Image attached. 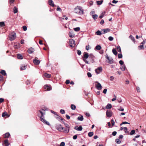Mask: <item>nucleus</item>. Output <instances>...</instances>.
<instances>
[{"instance_id": "1", "label": "nucleus", "mask_w": 146, "mask_h": 146, "mask_svg": "<svg viewBox=\"0 0 146 146\" xmlns=\"http://www.w3.org/2000/svg\"><path fill=\"white\" fill-rule=\"evenodd\" d=\"M48 110V108L47 107L44 106L42 108L41 110L39 111V112L38 113V117L40 118V120L42 122L44 123L50 125V124L49 122L47 121L44 118V115L45 114V111H47Z\"/></svg>"}, {"instance_id": "2", "label": "nucleus", "mask_w": 146, "mask_h": 146, "mask_svg": "<svg viewBox=\"0 0 146 146\" xmlns=\"http://www.w3.org/2000/svg\"><path fill=\"white\" fill-rule=\"evenodd\" d=\"M75 11V13L79 15L83 14L84 13V10L80 6H77Z\"/></svg>"}, {"instance_id": "3", "label": "nucleus", "mask_w": 146, "mask_h": 146, "mask_svg": "<svg viewBox=\"0 0 146 146\" xmlns=\"http://www.w3.org/2000/svg\"><path fill=\"white\" fill-rule=\"evenodd\" d=\"M16 37V33L13 32L10 34L9 36V39L10 40H13L15 39Z\"/></svg>"}, {"instance_id": "4", "label": "nucleus", "mask_w": 146, "mask_h": 146, "mask_svg": "<svg viewBox=\"0 0 146 146\" xmlns=\"http://www.w3.org/2000/svg\"><path fill=\"white\" fill-rule=\"evenodd\" d=\"M96 88L98 90H101L102 88V86L101 84L98 81L95 82Z\"/></svg>"}, {"instance_id": "5", "label": "nucleus", "mask_w": 146, "mask_h": 146, "mask_svg": "<svg viewBox=\"0 0 146 146\" xmlns=\"http://www.w3.org/2000/svg\"><path fill=\"white\" fill-rule=\"evenodd\" d=\"M44 88L45 91H49L51 90L52 87L50 85L46 84L44 86Z\"/></svg>"}, {"instance_id": "6", "label": "nucleus", "mask_w": 146, "mask_h": 146, "mask_svg": "<svg viewBox=\"0 0 146 146\" xmlns=\"http://www.w3.org/2000/svg\"><path fill=\"white\" fill-rule=\"evenodd\" d=\"M69 44L70 47H73L75 45V41L73 39L70 40L69 41Z\"/></svg>"}, {"instance_id": "7", "label": "nucleus", "mask_w": 146, "mask_h": 146, "mask_svg": "<svg viewBox=\"0 0 146 146\" xmlns=\"http://www.w3.org/2000/svg\"><path fill=\"white\" fill-rule=\"evenodd\" d=\"M102 67H99L97 68L95 70V71L96 73L97 74H99L102 71Z\"/></svg>"}, {"instance_id": "8", "label": "nucleus", "mask_w": 146, "mask_h": 146, "mask_svg": "<svg viewBox=\"0 0 146 146\" xmlns=\"http://www.w3.org/2000/svg\"><path fill=\"white\" fill-rule=\"evenodd\" d=\"M106 114L108 117H110L112 115V112L111 111L108 110L106 111Z\"/></svg>"}, {"instance_id": "9", "label": "nucleus", "mask_w": 146, "mask_h": 146, "mask_svg": "<svg viewBox=\"0 0 146 146\" xmlns=\"http://www.w3.org/2000/svg\"><path fill=\"white\" fill-rule=\"evenodd\" d=\"M106 58L109 61L108 62L110 64H112L113 63V59L111 58H110L109 56H108V54H107L106 55Z\"/></svg>"}, {"instance_id": "10", "label": "nucleus", "mask_w": 146, "mask_h": 146, "mask_svg": "<svg viewBox=\"0 0 146 146\" xmlns=\"http://www.w3.org/2000/svg\"><path fill=\"white\" fill-rule=\"evenodd\" d=\"M10 144L8 142V139H6L4 141L3 143L2 144L4 146H8Z\"/></svg>"}, {"instance_id": "11", "label": "nucleus", "mask_w": 146, "mask_h": 146, "mask_svg": "<svg viewBox=\"0 0 146 146\" xmlns=\"http://www.w3.org/2000/svg\"><path fill=\"white\" fill-rule=\"evenodd\" d=\"M82 127L81 126H80L78 127L77 126H75L74 127V129L78 131H81L82 129Z\"/></svg>"}, {"instance_id": "12", "label": "nucleus", "mask_w": 146, "mask_h": 146, "mask_svg": "<svg viewBox=\"0 0 146 146\" xmlns=\"http://www.w3.org/2000/svg\"><path fill=\"white\" fill-rule=\"evenodd\" d=\"M33 63L36 65H38L40 63V61L39 60H38L36 58L34 59L33 60Z\"/></svg>"}, {"instance_id": "13", "label": "nucleus", "mask_w": 146, "mask_h": 146, "mask_svg": "<svg viewBox=\"0 0 146 146\" xmlns=\"http://www.w3.org/2000/svg\"><path fill=\"white\" fill-rule=\"evenodd\" d=\"M57 129L58 130L60 131L64 129V127H62L61 125H60L59 126L57 127Z\"/></svg>"}, {"instance_id": "14", "label": "nucleus", "mask_w": 146, "mask_h": 146, "mask_svg": "<svg viewBox=\"0 0 146 146\" xmlns=\"http://www.w3.org/2000/svg\"><path fill=\"white\" fill-rule=\"evenodd\" d=\"M48 4L52 7H54V2L52 0H48Z\"/></svg>"}, {"instance_id": "15", "label": "nucleus", "mask_w": 146, "mask_h": 146, "mask_svg": "<svg viewBox=\"0 0 146 146\" xmlns=\"http://www.w3.org/2000/svg\"><path fill=\"white\" fill-rule=\"evenodd\" d=\"M102 30L103 32L102 33L104 34L110 31V30L109 29H102Z\"/></svg>"}, {"instance_id": "16", "label": "nucleus", "mask_w": 146, "mask_h": 146, "mask_svg": "<svg viewBox=\"0 0 146 146\" xmlns=\"http://www.w3.org/2000/svg\"><path fill=\"white\" fill-rule=\"evenodd\" d=\"M17 58L18 59H23V57L21 54H17Z\"/></svg>"}, {"instance_id": "17", "label": "nucleus", "mask_w": 146, "mask_h": 146, "mask_svg": "<svg viewBox=\"0 0 146 146\" xmlns=\"http://www.w3.org/2000/svg\"><path fill=\"white\" fill-rule=\"evenodd\" d=\"M33 52V49L32 48H29L28 50V52L29 54L32 53Z\"/></svg>"}, {"instance_id": "18", "label": "nucleus", "mask_w": 146, "mask_h": 146, "mask_svg": "<svg viewBox=\"0 0 146 146\" xmlns=\"http://www.w3.org/2000/svg\"><path fill=\"white\" fill-rule=\"evenodd\" d=\"M69 129L67 128H64L63 130V132L65 133H68L69 132Z\"/></svg>"}, {"instance_id": "19", "label": "nucleus", "mask_w": 146, "mask_h": 146, "mask_svg": "<svg viewBox=\"0 0 146 146\" xmlns=\"http://www.w3.org/2000/svg\"><path fill=\"white\" fill-rule=\"evenodd\" d=\"M77 119L80 121H83L84 120L83 116L82 115H80L77 118Z\"/></svg>"}, {"instance_id": "20", "label": "nucleus", "mask_w": 146, "mask_h": 146, "mask_svg": "<svg viewBox=\"0 0 146 146\" xmlns=\"http://www.w3.org/2000/svg\"><path fill=\"white\" fill-rule=\"evenodd\" d=\"M56 116L55 117L59 121L60 120H61L62 121L63 120V119L61 118L60 116L58 115L57 114H56Z\"/></svg>"}, {"instance_id": "21", "label": "nucleus", "mask_w": 146, "mask_h": 146, "mask_svg": "<svg viewBox=\"0 0 146 146\" xmlns=\"http://www.w3.org/2000/svg\"><path fill=\"white\" fill-rule=\"evenodd\" d=\"M10 136V134L9 132L6 133L4 134V137L5 138H9Z\"/></svg>"}, {"instance_id": "22", "label": "nucleus", "mask_w": 146, "mask_h": 146, "mask_svg": "<svg viewBox=\"0 0 146 146\" xmlns=\"http://www.w3.org/2000/svg\"><path fill=\"white\" fill-rule=\"evenodd\" d=\"M112 108V106L111 104H108L106 106V108L108 109H110Z\"/></svg>"}, {"instance_id": "23", "label": "nucleus", "mask_w": 146, "mask_h": 146, "mask_svg": "<svg viewBox=\"0 0 146 146\" xmlns=\"http://www.w3.org/2000/svg\"><path fill=\"white\" fill-rule=\"evenodd\" d=\"M126 68V67L124 64L121 66L120 69L122 71H124Z\"/></svg>"}, {"instance_id": "24", "label": "nucleus", "mask_w": 146, "mask_h": 146, "mask_svg": "<svg viewBox=\"0 0 146 146\" xmlns=\"http://www.w3.org/2000/svg\"><path fill=\"white\" fill-rule=\"evenodd\" d=\"M89 56L88 54V53L84 52V58H84L85 59H86Z\"/></svg>"}, {"instance_id": "25", "label": "nucleus", "mask_w": 146, "mask_h": 146, "mask_svg": "<svg viewBox=\"0 0 146 146\" xmlns=\"http://www.w3.org/2000/svg\"><path fill=\"white\" fill-rule=\"evenodd\" d=\"M18 9L15 6L13 8L14 13L15 14L18 12Z\"/></svg>"}, {"instance_id": "26", "label": "nucleus", "mask_w": 146, "mask_h": 146, "mask_svg": "<svg viewBox=\"0 0 146 146\" xmlns=\"http://www.w3.org/2000/svg\"><path fill=\"white\" fill-rule=\"evenodd\" d=\"M129 38H130L134 42H135V40L134 38L132 35H130L129 36Z\"/></svg>"}, {"instance_id": "27", "label": "nucleus", "mask_w": 146, "mask_h": 146, "mask_svg": "<svg viewBox=\"0 0 146 146\" xmlns=\"http://www.w3.org/2000/svg\"><path fill=\"white\" fill-rule=\"evenodd\" d=\"M44 76L47 78H50L51 76L50 74L46 73H44Z\"/></svg>"}, {"instance_id": "28", "label": "nucleus", "mask_w": 146, "mask_h": 146, "mask_svg": "<svg viewBox=\"0 0 146 146\" xmlns=\"http://www.w3.org/2000/svg\"><path fill=\"white\" fill-rule=\"evenodd\" d=\"M70 108L72 110H75L76 109V106L74 104H71Z\"/></svg>"}, {"instance_id": "29", "label": "nucleus", "mask_w": 146, "mask_h": 146, "mask_svg": "<svg viewBox=\"0 0 146 146\" xmlns=\"http://www.w3.org/2000/svg\"><path fill=\"white\" fill-rule=\"evenodd\" d=\"M0 73L3 76H5L6 75L5 71L4 70H1Z\"/></svg>"}, {"instance_id": "30", "label": "nucleus", "mask_w": 146, "mask_h": 146, "mask_svg": "<svg viewBox=\"0 0 146 146\" xmlns=\"http://www.w3.org/2000/svg\"><path fill=\"white\" fill-rule=\"evenodd\" d=\"M26 65H22L21 67L20 68L21 70H23L26 69Z\"/></svg>"}, {"instance_id": "31", "label": "nucleus", "mask_w": 146, "mask_h": 146, "mask_svg": "<svg viewBox=\"0 0 146 146\" xmlns=\"http://www.w3.org/2000/svg\"><path fill=\"white\" fill-rule=\"evenodd\" d=\"M101 48V47L100 46V45H98L96 46L95 48V49H96L97 50H100Z\"/></svg>"}, {"instance_id": "32", "label": "nucleus", "mask_w": 146, "mask_h": 146, "mask_svg": "<svg viewBox=\"0 0 146 146\" xmlns=\"http://www.w3.org/2000/svg\"><path fill=\"white\" fill-rule=\"evenodd\" d=\"M98 17V15L96 14L94 15H92V17L94 20H95L97 19Z\"/></svg>"}, {"instance_id": "33", "label": "nucleus", "mask_w": 146, "mask_h": 146, "mask_svg": "<svg viewBox=\"0 0 146 146\" xmlns=\"http://www.w3.org/2000/svg\"><path fill=\"white\" fill-rule=\"evenodd\" d=\"M112 52L115 55L117 54V52L116 50L114 48L112 49Z\"/></svg>"}, {"instance_id": "34", "label": "nucleus", "mask_w": 146, "mask_h": 146, "mask_svg": "<svg viewBox=\"0 0 146 146\" xmlns=\"http://www.w3.org/2000/svg\"><path fill=\"white\" fill-rule=\"evenodd\" d=\"M96 34L97 35H100L102 34V33L100 31L98 30L96 32Z\"/></svg>"}, {"instance_id": "35", "label": "nucleus", "mask_w": 146, "mask_h": 146, "mask_svg": "<svg viewBox=\"0 0 146 146\" xmlns=\"http://www.w3.org/2000/svg\"><path fill=\"white\" fill-rule=\"evenodd\" d=\"M8 115V114L7 112H4L3 113H2V117H4L6 116H7Z\"/></svg>"}, {"instance_id": "36", "label": "nucleus", "mask_w": 146, "mask_h": 146, "mask_svg": "<svg viewBox=\"0 0 146 146\" xmlns=\"http://www.w3.org/2000/svg\"><path fill=\"white\" fill-rule=\"evenodd\" d=\"M74 31L76 32L79 31L80 30V28L79 27L74 28Z\"/></svg>"}, {"instance_id": "37", "label": "nucleus", "mask_w": 146, "mask_h": 146, "mask_svg": "<svg viewBox=\"0 0 146 146\" xmlns=\"http://www.w3.org/2000/svg\"><path fill=\"white\" fill-rule=\"evenodd\" d=\"M74 34H73L72 32H69V36L71 38H72L74 36Z\"/></svg>"}, {"instance_id": "38", "label": "nucleus", "mask_w": 146, "mask_h": 146, "mask_svg": "<svg viewBox=\"0 0 146 146\" xmlns=\"http://www.w3.org/2000/svg\"><path fill=\"white\" fill-rule=\"evenodd\" d=\"M94 134V133L93 132H90L88 133V136L89 137H92Z\"/></svg>"}, {"instance_id": "39", "label": "nucleus", "mask_w": 146, "mask_h": 146, "mask_svg": "<svg viewBox=\"0 0 146 146\" xmlns=\"http://www.w3.org/2000/svg\"><path fill=\"white\" fill-rule=\"evenodd\" d=\"M102 1H97V4L98 5H101L102 4Z\"/></svg>"}, {"instance_id": "40", "label": "nucleus", "mask_w": 146, "mask_h": 146, "mask_svg": "<svg viewBox=\"0 0 146 146\" xmlns=\"http://www.w3.org/2000/svg\"><path fill=\"white\" fill-rule=\"evenodd\" d=\"M115 141L117 144H119L121 143V141L119 139H115Z\"/></svg>"}, {"instance_id": "41", "label": "nucleus", "mask_w": 146, "mask_h": 146, "mask_svg": "<svg viewBox=\"0 0 146 146\" xmlns=\"http://www.w3.org/2000/svg\"><path fill=\"white\" fill-rule=\"evenodd\" d=\"M117 48L118 52H121V49L120 46H117Z\"/></svg>"}, {"instance_id": "42", "label": "nucleus", "mask_w": 146, "mask_h": 146, "mask_svg": "<svg viewBox=\"0 0 146 146\" xmlns=\"http://www.w3.org/2000/svg\"><path fill=\"white\" fill-rule=\"evenodd\" d=\"M135 131L134 130H133L131 131L130 133V134L131 135H132L135 134Z\"/></svg>"}, {"instance_id": "43", "label": "nucleus", "mask_w": 146, "mask_h": 146, "mask_svg": "<svg viewBox=\"0 0 146 146\" xmlns=\"http://www.w3.org/2000/svg\"><path fill=\"white\" fill-rule=\"evenodd\" d=\"M138 48L139 49H143L144 48L143 46V45L139 46H138Z\"/></svg>"}, {"instance_id": "44", "label": "nucleus", "mask_w": 146, "mask_h": 146, "mask_svg": "<svg viewBox=\"0 0 146 146\" xmlns=\"http://www.w3.org/2000/svg\"><path fill=\"white\" fill-rule=\"evenodd\" d=\"M5 26V23L3 22H0V26L3 27Z\"/></svg>"}, {"instance_id": "45", "label": "nucleus", "mask_w": 146, "mask_h": 146, "mask_svg": "<svg viewBox=\"0 0 146 146\" xmlns=\"http://www.w3.org/2000/svg\"><path fill=\"white\" fill-rule=\"evenodd\" d=\"M87 75L88 77L89 78L91 77L92 76V75L89 72H88L87 73Z\"/></svg>"}, {"instance_id": "46", "label": "nucleus", "mask_w": 146, "mask_h": 146, "mask_svg": "<svg viewBox=\"0 0 146 146\" xmlns=\"http://www.w3.org/2000/svg\"><path fill=\"white\" fill-rule=\"evenodd\" d=\"M60 112L62 114L65 113V111L64 110L61 109L60 110Z\"/></svg>"}, {"instance_id": "47", "label": "nucleus", "mask_w": 146, "mask_h": 146, "mask_svg": "<svg viewBox=\"0 0 146 146\" xmlns=\"http://www.w3.org/2000/svg\"><path fill=\"white\" fill-rule=\"evenodd\" d=\"M108 39L110 41H112L113 39V38L112 36H109L108 38Z\"/></svg>"}, {"instance_id": "48", "label": "nucleus", "mask_w": 146, "mask_h": 146, "mask_svg": "<svg viewBox=\"0 0 146 146\" xmlns=\"http://www.w3.org/2000/svg\"><path fill=\"white\" fill-rule=\"evenodd\" d=\"M129 124L130 123L124 121L123 122L121 123L120 124V125H121L122 124Z\"/></svg>"}, {"instance_id": "49", "label": "nucleus", "mask_w": 146, "mask_h": 146, "mask_svg": "<svg viewBox=\"0 0 146 146\" xmlns=\"http://www.w3.org/2000/svg\"><path fill=\"white\" fill-rule=\"evenodd\" d=\"M77 53L79 55H81V51L79 50H77Z\"/></svg>"}, {"instance_id": "50", "label": "nucleus", "mask_w": 146, "mask_h": 146, "mask_svg": "<svg viewBox=\"0 0 146 146\" xmlns=\"http://www.w3.org/2000/svg\"><path fill=\"white\" fill-rule=\"evenodd\" d=\"M66 128L70 129V126L67 123H64Z\"/></svg>"}, {"instance_id": "51", "label": "nucleus", "mask_w": 146, "mask_h": 146, "mask_svg": "<svg viewBox=\"0 0 146 146\" xmlns=\"http://www.w3.org/2000/svg\"><path fill=\"white\" fill-rule=\"evenodd\" d=\"M23 28L24 31H25L27 30V28L26 26H23Z\"/></svg>"}, {"instance_id": "52", "label": "nucleus", "mask_w": 146, "mask_h": 146, "mask_svg": "<svg viewBox=\"0 0 146 146\" xmlns=\"http://www.w3.org/2000/svg\"><path fill=\"white\" fill-rule=\"evenodd\" d=\"M118 57L119 58H121L122 57V55L121 54H118Z\"/></svg>"}, {"instance_id": "53", "label": "nucleus", "mask_w": 146, "mask_h": 146, "mask_svg": "<svg viewBox=\"0 0 146 146\" xmlns=\"http://www.w3.org/2000/svg\"><path fill=\"white\" fill-rule=\"evenodd\" d=\"M65 143L63 142H62L61 143L60 146H65Z\"/></svg>"}, {"instance_id": "54", "label": "nucleus", "mask_w": 146, "mask_h": 146, "mask_svg": "<svg viewBox=\"0 0 146 146\" xmlns=\"http://www.w3.org/2000/svg\"><path fill=\"white\" fill-rule=\"evenodd\" d=\"M124 130L125 133H126L127 131V128L126 127H125L123 128Z\"/></svg>"}, {"instance_id": "55", "label": "nucleus", "mask_w": 146, "mask_h": 146, "mask_svg": "<svg viewBox=\"0 0 146 146\" xmlns=\"http://www.w3.org/2000/svg\"><path fill=\"white\" fill-rule=\"evenodd\" d=\"M119 64H120L121 65H123V64H124V62L122 60H120L119 61Z\"/></svg>"}, {"instance_id": "56", "label": "nucleus", "mask_w": 146, "mask_h": 146, "mask_svg": "<svg viewBox=\"0 0 146 146\" xmlns=\"http://www.w3.org/2000/svg\"><path fill=\"white\" fill-rule=\"evenodd\" d=\"M56 10L58 11H61V9L59 7V6H58L57 7V8L56 9Z\"/></svg>"}, {"instance_id": "57", "label": "nucleus", "mask_w": 146, "mask_h": 146, "mask_svg": "<svg viewBox=\"0 0 146 146\" xmlns=\"http://www.w3.org/2000/svg\"><path fill=\"white\" fill-rule=\"evenodd\" d=\"M116 134H117V132L115 131H114L112 132V135L113 136H115L116 135Z\"/></svg>"}, {"instance_id": "58", "label": "nucleus", "mask_w": 146, "mask_h": 146, "mask_svg": "<svg viewBox=\"0 0 146 146\" xmlns=\"http://www.w3.org/2000/svg\"><path fill=\"white\" fill-rule=\"evenodd\" d=\"M118 2V1H116L115 0H113L112 1V3L114 4H116Z\"/></svg>"}, {"instance_id": "59", "label": "nucleus", "mask_w": 146, "mask_h": 146, "mask_svg": "<svg viewBox=\"0 0 146 146\" xmlns=\"http://www.w3.org/2000/svg\"><path fill=\"white\" fill-rule=\"evenodd\" d=\"M104 16V14H103V13H102V14L99 16V17L100 18L102 19V18Z\"/></svg>"}, {"instance_id": "60", "label": "nucleus", "mask_w": 146, "mask_h": 146, "mask_svg": "<svg viewBox=\"0 0 146 146\" xmlns=\"http://www.w3.org/2000/svg\"><path fill=\"white\" fill-rule=\"evenodd\" d=\"M77 135H76L74 136L73 137V138L74 139H76L77 138Z\"/></svg>"}, {"instance_id": "61", "label": "nucleus", "mask_w": 146, "mask_h": 146, "mask_svg": "<svg viewBox=\"0 0 146 146\" xmlns=\"http://www.w3.org/2000/svg\"><path fill=\"white\" fill-rule=\"evenodd\" d=\"M95 13V11H92L90 12V14L92 16V15H94V14Z\"/></svg>"}, {"instance_id": "62", "label": "nucleus", "mask_w": 146, "mask_h": 146, "mask_svg": "<svg viewBox=\"0 0 146 146\" xmlns=\"http://www.w3.org/2000/svg\"><path fill=\"white\" fill-rule=\"evenodd\" d=\"M107 90V89L105 88V89H104L103 91V93H104V94H106V93Z\"/></svg>"}, {"instance_id": "63", "label": "nucleus", "mask_w": 146, "mask_h": 146, "mask_svg": "<svg viewBox=\"0 0 146 146\" xmlns=\"http://www.w3.org/2000/svg\"><path fill=\"white\" fill-rule=\"evenodd\" d=\"M111 122L112 126H113L114 125L115 122L113 119L111 120Z\"/></svg>"}, {"instance_id": "64", "label": "nucleus", "mask_w": 146, "mask_h": 146, "mask_svg": "<svg viewBox=\"0 0 146 146\" xmlns=\"http://www.w3.org/2000/svg\"><path fill=\"white\" fill-rule=\"evenodd\" d=\"M104 23V21L103 19H102L101 21L100 22V23L101 24H103Z\"/></svg>"}]
</instances>
